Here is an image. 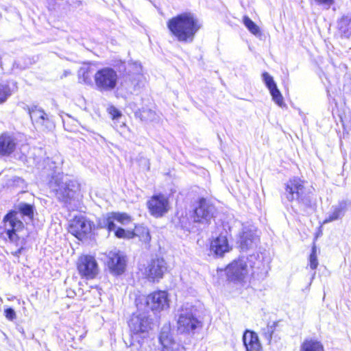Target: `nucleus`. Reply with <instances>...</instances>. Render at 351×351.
<instances>
[{"label": "nucleus", "instance_id": "30", "mask_svg": "<svg viewBox=\"0 0 351 351\" xmlns=\"http://www.w3.org/2000/svg\"><path fill=\"white\" fill-rule=\"evenodd\" d=\"M269 93L272 97L273 101L279 106H282L284 104L283 97L278 87L276 86L274 89L271 90Z\"/></svg>", "mask_w": 351, "mask_h": 351}, {"label": "nucleus", "instance_id": "43", "mask_svg": "<svg viewBox=\"0 0 351 351\" xmlns=\"http://www.w3.org/2000/svg\"><path fill=\"white\" fill-rule=\"evenodd\" d=\"M324 78L327 81L328 78H327V77L325 75H324Z\"/></svg>", "mask_w": 351, "mask_h": 351}, {"label": "nucleus", "instance_id": "36", "mask_svg": "<svg viewBox=\"0 0 351 351\" xmlns=\"http://www.w3.org/2000/svg\"><path fill=\"white\" fill-rule=\"evenodd\" d=\"M107 111L110 114V115L111 116L112 120H114V121L119 119L122 116V114H121V111L119 110L114 106H110L107 108Z\"/></svg>", "mask_w": 351, "mask_h": 351}, {"label": "nucleus", "instance_id": "9", "mask_svg": "<svg viewBox=\"0 0 351 351\" xmlns=\"http://www.w3.org/2000/svg\"><path fill=\"white\" fill-rule=\"evenodd\" d=\"M196 309L189 304L181 309L178 320V330L181 333H189L199 326L200 322L195 316Z\"/></svg>", "mask_w": 351, "mask_h": 351}, {"label": "nucleus", "instance_id": "12", "mask_svg": "<svg viewBox=\"0 0 351 351\" xmlns=\"http://www.w3.org/2000/svg\"><path fill=\"white\" fill-rule=\"evenodd\" d=\"M107 265L112 273L120 275L125 271L126 257L123 252L114 249L108 254Z\"/></svg>", "mask_w": 351, "mask_h": 351}, {"label": "nucleus", "instance_id": "1", "mask_svg": "<svg viewBox=\"0 0 351 351\" xmlns=\"http://www.w3.org/2000/svg\"><path fill=\"white\" fill-rule=\"evenodd\" d=\"M62 163V158L58 156L47 159V165L52 171L50 187L59 202L69 209H74L79 202L80 185L63 174Z\"/></svg>", "mask_w": 351, "mask_h": 351}, {"label": "nucleus", "instance_id": "15", "mask_svg": "<svg viewBox=\"0 0 351 351\" xmlns=\"http://www.w3.org/2000/svg\"><path fill=\"white\" fill-rule=\"evenodd\" d=\"M259 238L255 227L252 226L243 227L239 241L240 247L243 251L256 247Z\"/></svg>", "mask_w": 351, "mask_h": 351}, {"label": "nucleus", "instance_id": "28", "mask_svg": "<svg viewBox=\"0 0 351 351\" xmlns=\"http://www.w3.org/2000/svg\"><path fill=\"white\" fill-rule=\"evenodd\" d=\"M243 23L247 29L254 36H261V30L259 27L252 21L247 16H244L243 18Z\"/></svg>", "mask_w": 351, "mask_h": 351}, {"label": "nucleus", "instance_id": "22", "mask_svg": "<svg viewBox=\"0 0 351 351\" xmlns=\"http://www.w3.org/2000/svg\"><path fill=\"white\" fill-rule=\"evenodd\" d=\"M243 341L246 351H261L262 346L256 332L246 330L243 334Z\"/></svg>", "mask_w": 351, "mask_h": 351}, {"label": "nucleus", "instance_id": "7", "mask_svg": "<svg viewBox=\"0 0 351 351\" xmlns=\"http://www.w3.org/2000/svg\"><path fill=\"white\" fill-rule=\"evenodd\" d=\"M117 72L111 67L99 69L94 75L96 89L101 93L110 92L117 86Z\"/></svg>", "mask_w": 351, "mask_h": 351}, {"label": "nucleus", "instance_id": "26", "mask_svg": "<svg viewBox=\"0 0 351 351\" xmlns=\"http://www.w3.org/2000/svg\"><path fill=\"white\" fill-rule=\"evenodd\" d=\"M300 351H324V348L319 341L313 339H306L302 343Z\"/></svg>", "mask_w": 351, "mask_h": 351}, {"label": "nucleus", "instance_id": "16", "mask_svg": "<svg viewBox=\"0 0 351 351\" xmlns=\"http://www.w3.org/2000/svg\"><path fill=\"white\" fill-rule=\"evenodd\" d=\"M91 230L90 222L85 217H75L70 223L69 231L79 239Z\"/></svg>", "mask_w": 351, "mask_h": 351}, {"label": "nucleus", "instance_id": "17", "mask_svg": "<svg viewBox=\"0 0 351 351\" xmlns=\"http://www.w3.org/2000/svg\"><path fill=\"white\" fill-rule=\"evenodd\" d=\"M159 341L162 347V351H185L184 346L173 339L169 326L162 328Z\"/></svg>", "mask_w": 351, "mask_h": 351}, {"label": "nucleus", "instance_id": "32", "mask_svg": "<svg viewBox=\"0 0 351 351\" xmlns=\"http://www.w3.org/2000/svg\"><path fill=\"white\" fill-rule=\"evenodd\" d=\"M262 79L269 91L277 86L273 77L267 72H264L262 74Z\"/></svg>", "mask_w": 351, "mask_h": 351}, {"label": "nucleus", "instance_id": "45", "mask_svg": "<svg viewBox=\"0 0 351 351\" xmlns=\"http://www.w3.org/2000/svg\"><path fill=\"white\" fill-rule=\"evenodd\" d=\"M326 92H327V93H329V90H328V88H326Z\"/></svg>", "mask_w": 351, "mask_h": 351}, {"label": "nucleus", "instance_id": "39", "mask_svg": "<svg viewBox=\"0 0 351 351\" xmlns=\"http://www.w3.org/2000/svg\"><path fill=\"white\" fill-rule=\"evenodd\" d=\"M318 4H326L329 0H315Z\"/></svg>", "mask_w": 351, "mask_h": 351}, {"label": "nucleus", "instance_id": "40", "mask_svg": "<svg viewBox=\"0 0 351 351\" xmlns=\"http://www.w3.org/2000/svg\"><path fill=\"white\" fill-rule=\"evenodd\" d=\"M75 293L73 291H67V296L69 298H73Z\"/></svg>", "mask_w": 351, "mask_h": 351}, {"label": "nucleus", "instance_id": "42", "mask_svg": "<svg viewBox=\"0 0 351 351\" xmlns=\"http://www.w3.org/2000/svg\"><path fill=\"white\" fill-rule=\"evenodd\" d=\"M320 78H321L322 81L324 83L323 77L322 76H320Z\"/></svg>", "mask_w": 351, "mask_h": 351}, {"label": "nucleus", "instance_id": "41", "mask_svg": "<svg viewBox=\"0 0 351 351\" xmlns=\"http://www.w3.org/2000/svg\"><path fill=\"white\" fill-rule=\"evenodd\" d=\"M145 163L147 164V169L149 170V161L147 160H145Z\"/></svg>", "mask_w": 351, "mask_h": 351}, {"label": "nucleus", "instance_id": "3", "mask_svg": "<svg viewBox=\"0 0 351 351\" xmlns=\"http://www.w3.org/2000/svg\"><path fill=\"white\" fill-rule=\"evenodd\" d=\"M304 183L298 178L290 179L286 184L285 195L289 202L295 200L300 210L308 214L313 210V204Z\"/></svg>", "mask_w": 351, "mask_h": 351}, {"label": "nucleus", "instance_id": "24", "mask_svg": "<svg viewBox=\"0 0 351 351\" xmlns=\"http://www.w3.org/2000/svg\"><path fill=\"white\" fill-rule=\"evenodd\" d=\"M337 26L342 35L349 38L351 35V16L350 15L342 16L338 21Z\"/></svg>", "mask_w": 351, "mask_h": 351}, {"label": "nucleus", "instance_id": "37", "mask_svg": "<svg viewBox=\"0 0 351 351\" xmlns=\"http://www.w3.org/2000/svg\"><path fill=\"white\" fill-rule=\"evenodd\" d=\"M4 314L5 317L10 321H12L16 318V313L12 308H6L4 311Z\"/></svg>", "mask_w": 351, "mask_h": 351}, {"label": "nucleus", "instance_id": "20", "mask_svg": "<svg viewBox=\"0 0 351 351\" xmlns=\"http://www.w3.org/2000/svg\"><path fill=\"white\" fill-rule=\"evenodd\" d=\"M17 144V139L13 134L3 132L0 135V157L12 154Z\"/></svg>", "mask_w": 351, "mask_h": 351}, {"label": "nucleus", "instance_id": "27", "mask_svg": "<svg viewBox=\"0 0 351 351\" xmlns=\"http://www.w3.org/2000/svg\"><path fill=\"white\" fill-rule=\"evenodd\" d=\"M132 232L133 233V238L137 237L144 243H148L151 240L149 230L145 226H137Z\"/></svg>", "mask_w": 351, "mask_h": 351}, {"label": "nucleus", "instance_id": "21", "mask_svg": "<svg viewBox=\"0 0 351 351\" xmlns=\"http://www.w3.org/2000/svg\"><path fill=\"white\" fill-rule=\"evenodd\" d=\"M230 250V247L226 236L220 234L211 242L210 250L217 256H222L226 252H229Z\"/></svg>", "mask_w": 351, "mask_h": 351}, {"label": "nucleus", "instance_id": "31", "mask_svg": "<svg viewBox=\"0 0 351 351\" xmlns=\"http://www.w3.org/2000/svg\"><path fill=\"white\" fill-rule=\"evenodd\" d=\"M141 117L143 120L152 121L156 119L157 114L153 110L143 108L141 112Z\"/></svg>", "mask_w": 351, "mask_h": 351}, {"label": "nucleus", "instance_id": "10", "mask_svg": "<svg viewBox=\"0 0 351 351\" xmlns=\"http://www.w3.org/2000/svg\"><path fill=\"white\" fill-rule=\"evenodd\" d=\"M128 325L132 332V338L138 336L145 337L151 328V319L145 313L133 314Z\"/></svg>", "mask_w": 351, "mask_h": 351}, {"label": "nucleus", "instance_id": "44", "mask_svg": "<svg viewBox=\"0 0 351 351\" xmlns=\"http://www.w3.org/2000/svg\"><path fill=\"white\" fill-rule=\"evenodd\" d=\"M333 0H330V5H332Z\"/></svg>", "mask_w": 351, "mask_h": 351}, {"label": "nucleus", "instance_id": "8", "mask_svg": "<svg viewBox=\"0 0 351 351\" xmlns=\"http://www.w3.org/2000/svg\"><path fill=\"white\" fill-rule=\"evenodd\" d=\"M256 258L255 255H250L247 259L250 263V267L244 258H239L230 264L226 269L228 278L234 282H241L244 280L254 266L251 264Z\"/></svg>", "mask_w": 351, "mask_h": 351}, {"label": "nucleus", "instance_id": "2", "mask_svg": "<svg viewBox=\"0 0 351 351\" xmlns=\"http://www.w3.org/2000/svg\"><path fill=\"white\" fill-rule=\"evenodd\" d=\"M167 27L179 42L191 43L202 23L194 14L183 12L169 19Z\"/></svg>", "mask_w": 351, "mask_h": 351}, {"label": "nucleus", "instance_id": "23", "mask_svg": "<svg viewBox=\"0 0 351 351\" xmlns=\"http://www.w3.org/2000/svg\"><path fill=\"white\" fill-rule=\"evenodd\" d=\"M17 210H12L19 215V219L21 221V217L22 216L26 217L28 220L32 221L34 218V208L32 205L21 202L16 207Z\"/></svg>", "mask_w": 351, "mask_h": 351}, {"label": "nucleus", "instance_id": "25", "mask_svg": "<svg viewBox=\"0 0 351 351\" xmlns=\"http://www.w3.org/2000/svg\"><path fill=\"white\" fill-rule=\"evenodd\" d=\"M348 205V202L341 201L338 204L333 206L332 212L330 214V221L342 217L345 215Z\"/></svg>", "mask_w": 351, "mask_h": 351}, {"label": "nucleus", "instance_id": "4", "mask_svg": "<svg viewBox=\"0 0 351 351\" xmlns=\"http://www.w3.org/2000/svg\"><path fill=\"white\" fill-rule=\"evenodd\" d=\"M3 231L0 233L4 237L19 247V249L12 252L15 256H19L23 250L24 237L21 232L24 229V224L19 219V215L16 212H9L3 218ZM6 239V238H5Z\"/></svg>", "mask_w": 351, "mask_h": 351}, {"label": "nucleus", "instance_id": "33", "mask_svg": "<svg viewBox=\"0 0 351 351\" xmlns=\"http://www.w3.org/2000/svg\"><path fill=\"white\" fill-rule=\"evenodd\" d=\"M12 94V91L7 84H0V104L5 102Z\"/></svg>", "mask_w": 351, "mask_h": 351}, {"label": "nucleus", "instance_id": "11", "mask_svg": "<svg viewBox=\"0 0 351 351\" xmlns=\"http://www.w3.org/2000/svg\"><path fill=\"white\" fill-rule=\"evenodd\" d=\"M77 268L81 276L93 279L99 273V266L95 258L90 255H82L77 261Z\"/></svg>", "mask_w": 351, "mask_h": 351}, {"label": "nucleus", "instance_id": "14", "mask_svg": "<svg viewBox=\"0 0 351 351\" xmlns=\"http://www.w3.org/2000/svg\"><path fill=\"white\" fill-rule=\"evenodd\" d=\"M215 207L206 199L201 198L198 206L194 210V221L199 223H208L213 217Z\"/></svg>", "mask_w": 351, "mask_h": 351}, {"label": "nucleus", "instance_id": "5", "mask_svg": "<svg viewBox=\"0 0 351 351\" xmlns=\"http://www.w3.org/2000/svg\"><path fill=\"white\" fill-rule=\"evenodd\" d=\"M136 304L138 310L160 312L169 307L168 294L165 291H158L147 296H139L136 299Z\"/></svg>", "mask_w": 351, "mask_h": 351}, {"label": "nucleus", "instance_id": "18", "mask_svg": "<svg viewBox=\"0 0 351 351\" xmlns=\"http://www.w3.org/2000/svg\"><path fill=\"white\" fill-rule=\"evenodd\" d=\"M167 263L163 258L152 260L146 268L147 278L152 281H158L167 271Z\"/></svg>", "mask_w": 351, "mask_h": 351}, {"label": "nucleus", "instance_id": "35", "mask_svg": "<svg viewBox=\"0 0 351 351\" xmlns=\"http://www.w3.org/2000/svg\"><path fill=\"white\" fill-rule=\"evenodd\" d=\"M316 252H317L316 247H315V246H313L312 248V252L309 256L310 267L312 269H316L317 267V265H318Z\"/></svg>", "mask_w": 351, "mask_h": 351}, {"label": "nucleus", "instance_id": "38", "mask_svg": "<svg viewBox=\"0 0 351 351\" xmlns=\"http://www.w3.org/2000/svg\"><path fill=\"white\" fill-rule=\"evenodd\" d=\"M45 6L49 11H54L56 8V0H46Z\"/></svg>", "mask_w": 351, "mask_h": 351}, {"label": "nucleus", "instance_id": "13", "mask_svg": "<svg viewBox=\"0 0 351 351\" xmlns=\"http://www.w3.org/2000/svg\"><path fill=\"white\" fill-rule=\"evenodd\" d=\"M147 204L151 215L159 217L167 212L169 201L165 195L160 194L152 196Z\"/></svg>", "mask_w": 351, "mask_h": 351}, {"label": "nucleus", "instance_id": "19", "mask_svg": "<svg viewBox=\"0 0 351 351\" xmlns=\"http://www.w3.org/2000/svg\"><path fill=\"white\" fill-rule=\"evenodd\" d=\"M29 114L34 123L43 128H51L53 127V123L50 120L49 115L45 111L35 106L29 109Z\"/></svg>", "mask_w": 351, "mask_h": 351}, {"label": "nucleus", "instance_id": "6", "mask_svg": "<svg viewBox=\"0 0 351 351\" xmlns=\"http://www.w3.org/2000/svg\"><path fill=\"white\" fill-rule=\"evenodd\" d=\"M130 221L131 217L128 214L112 212L109 213L104 216L100 223L109 231H114V234L117 238L130 239L133 238L132 232L130 230H125L121 228H118L115 230V223L117 222L121 225H126Z\"/></svg>", "mask_w": 351, "mask_h": 351}, {"label": "nucleus", "instance_id": "29", "mask_svg": "<svg viewBox=\"0 0 351 351\" xmlns=\"http://www.w3.org/2000/svg\"><path fill=\"white\" fill-rule=\"evenodd\" d=\"M79 81L86 84H90L92 82L91 75L89 67H82L78 72Z\"/></svg>", "mask_w": 351, "mask_h": 351}, {"label": "nucleus", "instance_id": "34", "mask_svg": "<svg viewBox=\"0 0 351 351\" xmlns=\"http://www.w3.org/2000/svg\"><path fill=\"white\" fill-rule=\"evenodd\" d=\"M276 324L273 323L271 325H267L265 328L262 329V335L264 338L267 340L269 342L271 341L272 338V335L275 330Z\"/></svg>", "mask_w": 351, "mask_h": 351}]
</instances>
